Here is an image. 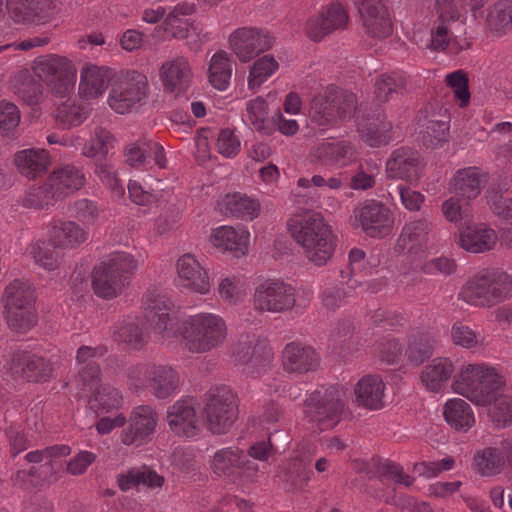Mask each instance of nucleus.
Here are the masks:
<instances>
[{
    "instance_id": "nucleus-1",
    "label": "nucleus",
    "mask_w": 512,
    "mask_h": 512,
    "mask_svg": "<svg viewBox=\"0 0 512 512\" xmlns=\"http://www.w3.org/2000/svg\"><path fill=\"white\" fill-rule=\"evenodd\" d=\"M505 377L493 366L486 363L464 365L455 375L454 392L471 402L485 406L491 404L489 417L497 427L512 425V397L496 392L505 385Z\"/></svg>"
},
{
    "instance_id": "nucleus-2",
    "label": "nucleus",
    "mask_w": 512,
    "mask_h": 512,
    "mask_svg": "<svg viewBox=\"0 0 512 512\" xmlns=\"http://www.w3.org/2000/svg\"><path fill=\"white\" fill-rule=\"evenodd\" d=\"M287 226L309 261L317 266L327 263L334 253V236L321 213L312 210L295 213Z\"/></svg>"
},
{
    "instance_id": "nucleus-3",
    "label": "nucleus",
    "mask_w": 512,
    "mask_h": 512,
    "mask_svg": "<svg viewBox=\"0 0 512 512\" xmlns=\"http://www.w3.org/2000/svg\"><path fill=\"white\" fill-rule=\"evenodd\" d=\"M177 331L182 347L192 354H205L220 348L227 340L225 320L213 313H199L182 321Z\"/></svg>"
},
{
    "instance_id": "nucleus-4",
    "label": "nucleus",
    "mask_w": 512,
    "mask_h": 512,
    "mask_svg": "<svg viewBox=\"0 0 512 512\" xmlns=\"http://www.w3.org/2000/svg\"><path fill=\"white\" fill-rule=\"evenodd\" d=\"M1 301L8 327L17 333H26L38 321L35 287L24 279H14L4 288Z\"/></svg>"
},
{
    "instance_id": "nucleus-5",
    "label": "nucleus",
    "mask_w": 512,
    "mask_h": 512,
    "mask_svg": "<svg viewBox=\"0 0 512 512\" xmlns=\"http://www.w3.org/2000/svg\"><path fill=\"white\" fill-rule=\"evenodd\" d=\"M138 268V261L126 252H116L94 267L92 288L103 299H113L122 294Z\"/></svg>"
},
{
    "instance_id": "nucleus-6",
    "label": "nucleus",
    "mask_w": 512,
    "mask_h": 512,
    "mask_svg": "<svg viewBox=\"0 0 512 512\" xmlns=\"http://www.w3.org/2000/svg\"><path fill=\"white\" fill-rule=\"evenodd\" d=\"M357 104V96L353 92L331 85L312 98L309 117L312 123L324 130L334 128L353 116Z\"/></svg>"
},
{
    "instance_id": "nucleus-7",
    "label": "nucleus",
    "mask_w": 512,
    "mask_h": 512,
    "mask_svg": "<svg viewBox=\"0 0 512 512\" xmlns=\"http://www.w3.org/2000/svg\"><path fill=\"white\" fill-rule=\"evenodd\" d=\"M512 295V278L505 271L488 269L474 275L461 288L460 299L468 304L490 308Z\"/></svg>"
},
{
    "instance_id": "nucleus-8",
    "label": "nucleus",
    "mask_w": 512,
    "mask_h": 512,
    "mask_svg": "<svg viewBox=\"0 0 512 512\" xmlns=\"http://www.w3.org/2000/svg\"><path fill=\"white\" fill-rule=\"evenodd\" d=\"M203 405L207 428L213 434L226 433L238 419L239 399L228 386L211 387L204 394Z\"/></svg>"
},
{
    "instance_id": "nucleus-9",
    "label": "nucleus",
    "mask_w": 512,
    "mask_h": 512,
    "mask_svg": "<svg viewBox=\"0 0 512 512\" xmlns=\"http://www.w3.org/2000/svg\"><path fill=\"white\" fill-rule=\"evenodd\" d=\"M148 94L146 75L136 70L121 72L111 84L108 104L116 113L126 114L144 105Z\"/></svg>"
},
{
    "instance_id": "nucleus-10",
    "label": "nucleus",
    "mask_w": 512,
    "mask_h": 512,
    "mask_svg": "<svg viewBox=\"0 0 512 512\" xmlns=\"http://www.w3.org/2000/svg\"><path fill=\"white\" fill-rule=\"evenodd\" d=\"M33 71L60 97H65L73 88L76 68L67 57L56 54L39 56L33 62Z\"/></svg>"
},
{
    "instance_id": "nucleus-11",
    "label": "nucleus",
    "mask_w": 512,
    "mask_h": 512,
    "mask_svg": "<svg viewBox=\"0 0 512 512\" xmlns=\"http://www.w3.org/2000/svg\"><path fill=\"white\" fill-rule=\"evenodd\" d=\"M210 467L218 477L233 482H253L259 469L258 465L249 460L246 453L236 446L218 450L212 457Z\"/></svg>"
},
{
    "instance_id": "nucleus-12",
    "label": "nucleus",
    "mask_w": 512,
    "mask_h": 512,
    "mask_svg": "<svg viewBox=\"0 0 512 512\" xmlns=\"http://www.w3.org/2000/svg\"><path fill=\"white\" fill-rule=\"evenodd\" d=\"M344 409L340 391L335 386L315 391L306 402V414L320 430L332 429L339 421Z\"/></svg>"
},
{
    "instance_id": "nucleus-13",
    "label": "nucleus",
    "mask_w": 512,
    "mask_h": 512,
    "mask_svg": "<svg viewBox=\"0 0 512 512\" xmlns=\"http://www.w3.org/2000/svg\"><path fill=\"white\" fill-rule=\"evenodd\" d=\"M254 307L261 312L282 313L296 304L295 288L278 279H267L254 293Z\"/></svg>"
},
{
    "instance_id": "nucleus-14",
    "label": "nucleus",
    "mask_w": 512,
    "mask_h": 512,
    "mask_svg": "<svg viewBox=\"0 0 512 512\" xmlns=\"http://www.w3.org/2000/svg\"><path fill=\"white\" fill-rule=\"evenodd\" d=\"M353 225L372 238L387 236L393 229L392 211L383 203L375 200L365 201L353 210Z\"/></svg>"
},
{
    "instance_id": "nucleus-15",
    "label": "nucleus",
    "mask_w": 512,
    "mask_h": 512,
    "mask_svg": "<svg viewBox=\"0 0 512 512\" xmlns=\"http://www.w3.org/2000/svg\"><path fill=\"white\" fill-rule=\"evenodd\" d=\"M228 42L236 57L242 63H247L259 54L270 50L275 38L268 31L261 28L241 27L230 34Z\"/></svg>"
},
{
    "instance_id": "nucleus-16",
    "label": "nucleus",
    "mask_w": 512,
    "mask_h": 512,
    "mask_svg": "<svg viewBox=\"0 0 512 512\" xmlns=\"http://www.w3.org/2000/svg\"><path fill=\"white\" fill-rule=\"evenodd\" d=\"M10 371L13 377L27 382H45L52 376L53 365L42 356L18 350L12 355Z\"/></svg>"
},
{
    "instance_id": "nucleus-17",
    "label": "nucleus",
    "mask_w": 512,
    "mask_h": 512,
    "mask_svg": "<svg viewBox=\"0 0 512 512\" xmlns=\"http://www.w3.org/2000/svg\"><path fill=\"white\" fill-rule=\"evenodd\" d=\"M363 27L374 38H386L393 31L391 17L382 0H353Z\"/></svg>"
},
{
    "instance_id": "nucleus-18",
    "label": "nucleus",
    "mask_w": 512,
    "mask_h": 512,
    "mask_svg": "<svg viewBox=\"0 0 512 512\" xmlns=\"http://www.w3.org/2000/svg\"><path fill=\"white\" fill-rule=\"evenodd\" d=\"M158 415L149 405H140L132 411L129 426L123 430L121 440L125 445L142 443L154 433Z\"/></svg>"
},
{
    "instance_id": "nucleus-19",
    "label": "nucleus",
    "mask_w": 512,
    "mask_h": 512,
    "mask_svg": "<svg viewBox=\"0 0 512 512\" xmlns=\"http://www.w3.org/2000/svg\"><path fill=\"white\" fill-rule=\"evenodd\" d=\"M176 271L181 286L199 294L210 291L209 276L194 255L186 253L176 263Z\"/></svg>"
},
{
    "instance_id": "nucleus-20",
    "label": "nucleus",
    "mask_w": 512,
    "mask_h": 512,
    "mask_svg": "<svg viewBox=\"0 0 512 512\" xmlns=\"http://www.w3.org/2000/svg\"><path fill=\"white\" fill-rule=\"evenodd\" d=\"M392 123L384 113L366 114L357 119V131L363 142L370 147H380L390 143Z\"/></svg>"
},
{
    "instance_id": "nucleus-21",
    "label": "nucleus",
    "mask_w": 512,
    "mask_h": 512,
    "mask_svg": "<svg viewBox=\"0 0 512 512\" xmlns=\"http://www.w3.org/2000/svg\"><path fill=\"white\" fill-rule=\"evenodd\" d=\"M164 89L175 96L186 92L192 80V70L186 58L180 56L166 61L160 68Z\"/></svg>"
},
{
    "instance_id": "nucleus-22",
    "label": "nucleus",
    "mask_w": 512,
    "mask_h": 512,
    "mask_svg": "<svg viewBox=\"0 0 512 512\" xmlns=\"http://www.w3.org/2000/svg\"><path fill=\"white\" fill-rule=\"evenodd\" d=\"M166 418L171 431L178 436L194 437L200 430L196 410L186 400H179L169 407Z\"/></svg>"
},
{
    "instance_id": "nucleus-23",
    "label": "nucleus",
    "mask_w": 512,
    "mask_h": 512,
    "mask_svg": "<svg viewBox=\"0 0 512 512\" xmlns=\"http://www.w3.org/2000/svg\"><path fill=\"white\" fill-rule=\"evenodd\" d=\"M420 157L408 147L394 150L386 162V175L390 179L411 181L418 178Z\"/></svg>"
},
{
    "instance_id": "nucleus-24",
    "label": "nucleus",
    "mask_w": 512,
    "mask_h": 512,
    "mask_svg": "<svg viewBox=\"0 0 512 512\" xmlns=\"http://www.w3.org/2000/svg\"><path fill=\"white\" fill-rule=\"evenodd\" d=\"M498 241L496 231L485 224L467 226L459 232L458 245L470 253H484L495 248Z\"/></svg>"
},
{
    "instance_id": "nucleus-25",
    "label": "nucleus",
    "mask_w": 512,
    "mask_h": 512,
    "mask_svg": "<svg viewBox=\"0 0 512 512\" xmlns=\"http://www.w3.org/2000/svg\"><path fill=\"white\" fill-rule=\"evenodd\" d=\"M88 237V231L70 220L54 221L49 230V241L54 248L75 249L84 244Z\"/></svg>"
},
{
    "instance_id": "nucleus-26",
    "label": "nucleus",
    "mask_w": 512,
    "mask_h": 512,
    "mask_svg": "<svg viewBox=\"0 0 512 512\" xmlns=\"http://www.w3.org/2000/svg\"><path fill=\"white\" fill-rule=\"evenodd\" d=\"M282 359L284 369L296 373L314 371L320 363V357L312 347L295 342L285 346Z\"/></svg>"
},
{
    "instance_id": "nucleus-27",
    "label": "nucleus",
    "mask_w": 512,
    "mask_h": 512,
    "mask_svg": "<svg viewBox=\"0 0 512 512\" xmlns=\"http://www.w3.org/2000/svg\"><path fill=\"white\" fill-rule=\"evenodd\" d=\"M14 164L22 176L36 179L48 171L51 166V157L45 149L29 148L15 154Z\"/></svg>"
},
{
    "instance_id": "nucleus-28",
    "label": "nucleus",
    "mask_w": 512,
    "mask_h": 512,
    "mask_svg": "<svg viewBox=\"0 0 512 512\" xmlns=\"http://www.w3.org/2000/svg\"><path fill=\"white\" fill-rule=\"evenodd\" d=\"M385 384L379 375L363 376L355 386L356 404L367 410L384 407Z\"/></svg>"
},
{
    "instance_id": "nucleus-29",
    "label": "nucleus",
    "mask_w": 512,
    "mask_h": 512,
    "mask_svg": "<svg viewBox=\"0 0 512 512\" xmlns=\"http://www.w3.org/2000/svg\"><path fill=\"white\" fill-rule=\"evenodd\" d=\"M47 179L61 199L80 190L86 181L83 171L72 164L54 169Z\"/></svg>"
},
{
    "instance_id": "nucleus-30",
    "label": "nucleus",
    "mask_w": 512,
    "mask_h": 512,
    "mask_svg": "<svg viewBox=\"0 0 512 512\" xmlns=\"http://www.w3.org/2000/svg\"><path fill=\"white\" fill-rule=\"evenodd\" d=\"M10 10L17 22H34L50 16L57 0H11Z\"/></svg>"
},
{
    "instance_id": "nucleus-31",
    "label": "nucleus",
    "mask_w": 512,
    "mask_h": 512,
    "mask_svg": "<svg viewBox=\"0 0 512 512\" xmlns=\"http://www.w3.org/2000/svg\"><path fill=\"white\" fill-rule=\"evenodd\" d=\"M354 154L353 145L347 141H324L310 151L311 160L321 165H338L351 158Z\"/></svg>"
},
{
    "instance_id": "nucleus-32",
    "label": "nucleus",
    "mask_w": 512,
    "mask_h": 512,
    "mask_svg": "<svg viewBox=\"0 0 512 512\" xmlns=\"http://www.w3.org/2000/svg\"><path fill=\"white\" fill-rule=\"evenodd\" d=\"M111 79V70L106 67L90 65L81 72L79 94L86 99L98 98L107 89Z\"/></svg>"
},
{
    "instance_id": "nucleus-33",
    "label": "nucleus",
    "mask_w": 512,
    "mask_h": 512,
    "mask_svg": "<svg viewBox=\"0 0 512 512\" xmlns=\"http://www.w3.org/2000/svg\"><path fill=\"white\" fill-rule=\"evenodd\" d=\"M487 181L486 174L478 167H468L456 172L452 179L455 193L465 199H475Z\"/></svg>"
},
{
    "instance_id": "nucleus-34",
    "label": "nucleus",
    "mask_w": 512,
    "mask_h": 512,
    "mask_svg": "<svg viewBox=\"0 0 512 512\" xmlns=\"http://www.w3.org/2000/svg\"><path fill=\"white\" fill-rule=\"evenodd\" d=\"M433 225L425 218L406 223L397 240V248L412 252L422 248L428 241Z\"/></svg>"
},
{
    "instance_id": "nucleus-35",
    "label": "nucleus",
    "mask_w": 512,
    "mask_h": 512,
    "mask_svg": "<svg viewBox=\"0 0 512 512\" xmlns=\"http://www.w3.org/2000/svg\"><path fill=\"white\" fill-rule=\"evenodd\" d=\"M180 376L169 365L153 364L149 388L158 399H167L172 396L179 387Z\"/></svg>"
},
{
    "instance_id": "nucleus-36",
    "label": "nucleus",
    "mask_w": 512,
    "mask_h": 512,
    "mask_svg": "<svg viewBox=\"0 0 512 512\" xmlns=\"http://www.w3.org/2000/svg\"><path fill=\"white\" fill-rule=\"evenodd\" d=\"M454 370L453 362L449 358L437 357L423 368L420 379L427 390L438 392L450 379Z\"/></svg>"
},
{
    "instance_id": "nucleus-37",
    "label": "nucleus",
    "mask_w": 512,
    "mask_h": 512,
    "mask_svg": "<svg viewBox=\"0 0 512 512\" xmlns=\"http://www.w3.org/2000/svg\"><path fill=\"white\" fill-rule=\"evenodd\" d=\"M163 483L164 477L146 465L133 467L117 476V484L123 492L138 488L140 485L149 488L161 487Z\"/></svg>"
},
{
    "instance_id": "nucleus-38",
    "label": "nucleus",
    "mask_w": 512,
    "mask_h": 512,
    "mask_svg": "<svg viewBox=\"0 0 512 512\" xmlns=\"http://www.w3.org/2000/svg\"><path fill=\"white\" fill-rule=\"evenodd\" d=\"M249 234L243 229L236 230L232 226H222L212 235L213 243L217 248L230 251L235 257L246 254L248 250Z\"/></svg>"
},
{
    "instance_id": "nucleus-39",
    "label": "nucleus",
    "mask_w": 512,
    "mask_h": 512,
    "mask_svg": "<svg viewBox=\"0 0 512 512\" xmlns=\"http://www.w3.org/2000/svg\"><path fill=\"white\" fill-rule=\"evenodd\" d=\"M221 211L226 216L252 220L259 215L260 203L246 194H227L221 202Z\"/></svg>"
},
{
    "instance_id": "nucleus-40",
    "label": "nucleus",
    "mask_w": 512,
    "mask_h": 512,
    "mask_svg": "<svg viewBox=\"0 0 512 512\" xmlns=\"http://www.w3.org/2000/svg\"><path fill=\"white\" fill-rule=\"evenodd\" d=\"M429 46L434 51H446L451 55H458L472 47V40L466 36L450 37L448 26L435 25L431 30Z\"/></svg>"
},
{
    "instance_id": "nucleus-41",
    "label": "nucleus",
    "mask_w": 512,
    "mask_h": 512,
    "mask_svg": "<svg viewBox=\"0 0 512 512\" xmlns=\"http://www.w3.org/2000/svg\"><path fill=\"white\" fill-rule=\"evenodd\" d=\"M312 471L309 465L299 457L286 460L280 467L279 476L291 490H304L310 479Z\"/></svg>"
},
{
    "instance_id": "nucleus-42",
    "label": "nucleus",
    "mask_w": 512,
    "mask_h": 512,
    "mask_svg": "<svg viewBox=\"0 0 512 512\" xmlns=\"http://www.w3.org/2000/svg\"><path fill=\"white\" fill-rule=\"evenodd\" d=\"M436 339L428 332H416L409 336L405 355L410 365L420 366L429 359L435 349Z\"/></svg>"
},
{
    "instance_id": "nucleus-43",
    "label": "nucleus",
    "mask_w": 512,
    "mask_h": 512,
    "mask_svg": "<svg viewBox=\"0 0 512 512\" xmlns=\"http://www.w3.org/2000/svg\"><path fill=\"white\" fill-rule=\"evenodd\" d=\"M233 64V59L226 51H217L212 56L209 65V82L214 88L223 91L228 87Z\"/></svg>"
},
{
    "instance_id": "nucleus-44",
    "label": "nucleus",
    "mask_w": 512,
    "mask_h": 512,
    "mask_svg": "<svg viewBox=\"0 0 512 512\" xmlns=\"http://www.w3.org/2000/svg\"><path fill=\"white\" fill-rule=\"evenodd\" d=\"M170 310L171 302L161 297L155 298L148 306L147 318L162 338H170L175 335L172 331Z\"/></svg>"
},
{
    "instance_id": "nucleus-45",
    "label": "nucleus",
    "mask_w": 512,
    "mask_h": 512,
    "mask_svg": "<svg viewBox=\"0 0 512 512\" xmlns=\"http://www.w3.org/2000/svg\"><path fill=\"white\" fill-rule=\"evenodd\" d=\"M443 414L447 423L456 430L467 431L475 422L470 405L462 399L447 401Z\"/></svg>"
},
{
    "instance_id": "nucleus-46",
    "label": "nucleus",
    "mask_w": 512,
    "mask_h": 512,
    "mask_svg": "<svg viewBox=\"0 0 512 512\" xmlns=\"http://www.w3.org/2000/svg\"><path fill=\"white\" fill-rule=\"evenodd\" d=\"M473 460L475 470L485 477L500 474L505 465L503 452L495 447H485L477 450Z\"/></svg>"
},
{
    "instance_id": "nucleus-47",
    "label": "nucleus",
    "mask_w": 512,
    "mask_h": 512,
    "mask_svg": "<svg viewBox=\"0 0 512 512\" xmlns=\"http://www.w3.org/2000/svg\"><path fill=\"white\" fill-rule=\"evenodd\" d=\"M407 90V78L398 73L382 74L375 81V96L381 103L388 102L394 95H402Z\"/></svg>"
},
{
    "instance_id": "nucleus-48",
    "label": "nucleus",
    "mask_w": 512,
    "mask_h": 512,
    "mask_svg": "<svg viewBox=\"0 0 512 512\" xmlns=\"http://www.w3.org/2000/svg\"><path fill=\"white\" fill-rule=\"evenodd\" d=\"M163 27L166 33L176 39H185L188 38L192 32L195 33L197 39L188 42L191 50H199L203 43V39L200 38L201 31L198 30L193 22H189L188 19L176 17L174 14H168L163 22Z\"/></svg>"
},
{
    "instance_id": "nucleus-49",
    "label": "nucleus",
    "mask_w": 512,
    "mask_h": 512,
    "mask_svg": "<svg viewBox=\"0 0 512 512\" xmlns=\"http://www.w3.org/2000/svg\"><path fill=\"white\" fill-rule=\"evenodd\" d=\"M12 89L28 105L37 104L42 95V84L27 71H20L14 76Z\"/></svg>"
},
{
    "instance_id": "nucleus-50",
    "label": "nucleus",
    "mask_w": 512,
    "mask_h": 512,
    "mask_svg": "<svg viewBox=\"0 0 512 512\" xmlns=\"http://www.w3.org/2000/svg\"><path fill=\"white\" fill-rule=\"evenodd\" d=\"M509 183H493L487 190V203L492 212L504 220H512V198L505 196Z\"/></svg>"
},
{
    "instance_id": "nucleus-51",
    "label": "nucleus",
    "mask_w": 512,
    "mask_h": 512,
    "mask_svg": "<svg viewBox=\"0 0 512 512\" xmlns=\"http://www.w3.org/2000/svg\"><path fill=\"white\" fill-rule=\"evenodd\" d=\"M62 200L59 195L56 194V190L53 188L48 179L38 187L31 188L23 199V205L30 209H48L53 206L57 201Z\"/></svg>"
},
{
    "instance_id": "nucleus-52",
    "label": "nucleus",
    "mask_w": 512,
    "mask_h": 512,
    "mask_svg": "<svg viewBox=\"0 0 512 512\" xmlns=\"http://www.w3.org/2000/svg\"><path fill=\"white\" fill-rule=\"evenodd\" d=\"M379 173V166L374 161L360 162L352 171L348 187L352 190L366 191L372 189L376 184V176Z\"/></svg>"
},
{
    "instance_id": "nucleus-53",
    "label": "nucleus",
    "mask_w": 512,
    "mask_h": 512,
    "mask_svg": "<svg viewBox=\"0 0 512 512\" xmlns=\"http://www.w3.org/2000/svg\"><path fill=\"white\" fill-rule=\"evenodd\" d=\"M247 119L253 127L264 135L273 134V125L268 117V104L262 97H257L246 104Z\"/></svg>"
},
{
    "instance_id": "nucleus-54",
    "label": "nucleus",
    "mask_w": 512,
    "mask_h": 512,
    "mask_svg": "<svg viewBox=\"0 0 512 512\" xmlns=\"http://www.w3.org/2000/svg\"><path fill=\"white\" fill-rule=\"evenodd\" d=\"M87 117L88 111L71 99L59 104L55 113L56 123L63 129L79 126Z\"/></svg>"
},
{
    "instance_id": "nucleus-55",
    "label": "nucleus",
    "mask_w": 512,
    "mask_h": 512,
    "mask_svg": "<svg viewBox=\"0 0 512 512\" xmlns=\"http://www.w3.org/2000/svg\"><path fill=\"white\" fill-rule=\"evenodd\" d=\"M113 339L125 343L134 349H140L145 344L142 329L135 322L119 321L113 327Z\"/></svg>"
},
{
    "instance_id": "nucleus-56",
    "label": "nucleus",
    "mask_w": 512,
    "mask_h": 512,
    "mask_svg": "<svg viewBox=\"0 0 512 512\" xmlns=\"http://www.w3.org/2000/svg\"><path fill=\"white\" fill-rule=\"evenodd\" d=\"M115 137L104 127H96L91 140L84 144L82 154L89 158L98 155L106 156L109 150L113 148Z\"/></svg>"
},
{
    "instance_id": "nucleus-57",
    "label": "nucleus",
    "mask_w": 512,
    "mask_h": 512,
    "mask_svg": "<svg viewBox=\"0 0 512 512\" xmlns=\"http://www.w3.org/2000/svg\"><path fill=\"white\" fill-rule=\"evenodd\" d=\"M278 67V62L271 55H265L257 59L250 67L248 77L249 89L260 87L267 78L278 69Z\"/></svg>"
},
{
    "instance_id": "nucleus-58",
    "label": "nucleus",
    "mask_w": 512,
    "mask_h": 512,
    "mask_svg": "<svg viewBox=\"0 0 512 512\" xmlns=\"http://www.w3.org/2000/svg\"><path fill=\"white\" fill-rule=\"evenodd\" d=\"M448 132L449 126L446 121L431 118L422 125L420 136L426 147L434 148L447 141Z\"/></svg>"
},
{
    "instance_id": "nucleus-59",
    "label": "nucleus",
    "mask_w": 512,
    "mask_h": 512,
    "mask_svg": "<svg viewBox=\"0 0 512 512\" xmlns=\"http://www.w3.org/2000/svg\"><path fill=\"white\" fill-rule=\"evenodd\" d=\"M101 368L96 362H89L78 371L75 382L83 395H92L100 386Z\"/></svg>"
},
{
    "instance_id": "nucleus-60",
    "label": "nucleus",
    "mask_w": 512,
    "mask_h": 512,
    "mask_svg": "<svg viewBox=\"0 0 512 512\" xmlns=\"http://www.w3.org/2000/svg\"><path fill=\"white\" fill-rule=\"evenodd\" d=\"M512 23V0H501L494 4L487 16L491 31L500 33Z\"/></svg>"
},
{
    "instance_id": "nucleus-61",
    "label": "nucleus",
    "mask_w": 512,
    "mask_h": 512,
    "mask_svg": "<svg viewBox=\"0 0 512 512\" xmlns=\"http://www.w3.org/2000/svg\"><path fill=\"white\" fill-rule=\"evenodd\" d=\"M20 123L18 107L7 101H0V135L13 137Z\"/></svg>"
},
{
    "instance_id": "nucleus-62",
    "label": "nucleus",
    "mask_w": 512,
    "mask_h": 512,
    "mask_svg": "<svg viewBox=\"0 0 512 512\" xmlns=\"http://www.w3.org/2000/svg\"><path fill=\"white\" fill-rule=\"evenodd\" d=\"M445 82L454 92L455 99L460 101V107L464 108L469 104V80L463 70H457L445 77Z\"/></svg>"
},
{
    "instance_id": "nucleus-63",
    "label": "nucleus",
    "mask_w": 512,
    "mask_h": 512,
    "mask_svg": "<svg viewBox=\"0 0 512 512\" xmlns=\"http://www.w3.org/2000/svg\"><path fill=\"white\" fill-rule=\"evenodd\" d=\"M320 12L326 21L330 34L347 28L349 23L348 12L340 3H332Z\"/></svg>"
},
{
    "instance_id": "nucleus-64",
    "label": "nucleus",
    "mask_w": 512,
    "mask_h": 512,
    "mask_svg": "<svg viewBox=\"0 0 512 512\" xmlns=\"http://www.w3.org/2000/svg\"><path fill=\"white\" fill-rule=\"evenodd\" d=\"M459 0H435L437 13L436 25L448 26L461 17V7H458Z\"/></svg>"
}]
</instances>
